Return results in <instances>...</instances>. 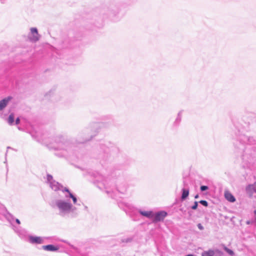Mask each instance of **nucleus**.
<instances>
[{
	"mask_svg": "<svg viewBox=\"0 0 256 256\" xmlns=\"http://www.w3.org/2000/svg\"><path fill=\"white\" fill-rule=\"evenodd\" d=\"M250 124L244 119L235 124L232 136L235 156L241 158L244 168L251 169L256 166V134L250 133Z\"/></svg>",
	"mask_w": 256,
	"mask_h": 256,
	"instance_id": "obj_1",
	"label": "nucleus"
},
{
	"mask_svg": "<svg viewBox=\"0 0 256 256\" xmlns=\"http://www.w3.org/2000/svg\"><path fill=\"white\" fill-rule=\"evenodd\" d=\"M50 150L55 151L58 158H67L74 154V144L65 134H60L54 136L52 142L47 145Z\"/></svg>",
	"mask_w": 256,
	"mask_h": 256,
	"instance_id": "obj_2",
	"label": "nucleus"
},
{
	"mask_svg": "<svg viewBox=\"0 0 256 256\" xmlns=\"http://www.w3.org/2000/svg\"><path fill=\"white\" fill-rule=\"evenodd\" d=\"M96 158L102 164L112 162L120 153L119 148L110 141H101L96 146Z\"/></svg>",
	"mask_w": 256,
	"mask_h": 256,
	"instance_id": "obj_3",
	"label": "nucleus"
},
{
	"mask_svg": "<svg viewBox=\"0 0 256 256\" xmlns=\"http://www.w3.org/2000/svg\"><path fill=\"white\" fill-rule=\"evenodd\" d=\"M118 204L119 208L123 210L130 217L136 216L137 212H138L141 216L152 219V222L154 224L164 221L168 215V212L164 210H160L156 212L152 210H142L135 208L130 204L123 201L118 202Z\"/></svg>",
	"mask_w": 256,
	"mask_h": 256,
	"instance_id": "obj_4",
	"label": "nucleus"
},
{
	"mask_svg": "<svg viewBox=\"0 0 256 256\" xmlns=\"http://www.w3.org/2000/svg\"><path fill=\"white\" fill-rule=\"evenodd\" d=\"M55 205L58 210L59 215L62 217L68 216L74 218L79 214L76 208L68 200H57L55 201Z\"/></svg>",
	"mask_w": 256,
	"mask_h": 256,
	"instance_id": "obj_5",
	"label": "nucleus"
},
{
	"mask_svg": "<svg viewBox=\"0 0 256 256\" xmlns=\"http://www.w3.org/2000/svg\"><path fill=\"white\" fill-rule=\"evenodd\" d=\"M99 124L92 122L82 129L78 134L76 142L77 144H84L92 138L98 132Z\"/></svg>",
	"mask_w": 256,
	"mask_h": 256,
	"instance_id": "obj_6",
	"label": "nucleus"
},
{
	"mask_svg": "<svg viewBox=\"0 0 256 256\" xmlns=\"http://www.w3.org/2000/svg\"><path fill=\"white\" fill-rule=\"evenodd\" d=\"M124 6V4L120 0H114L111 2L107 8L102 11V12L104 15V17L108 18L114 21H117L119 20L118 14Z\"/></svg>",
	"mask_w": 256,
	"mask_h": 256,
	"instance_id": "obj_7",
	"label": "nucleus"
},
{
	"mask_svg": "<svg viewBox=\"0 0 256 256\" xmlns=\"http://www.w3.org/2000/svg\"><path fill=\"white\" fill-rule=\"evenodd\" d=\"M14 220V216L8 211L4 204L0 202V220L2 221L6 220L12 226H13Z\"/></svg>",
	"mask_w": 256,
	"mask_h": 256,
	"instance_id": "obj_8",
	"label": "nucleus"
},
{
	"mask_svg": "<svg viewBox=\"0 0 256 256\" xmlns=\"http://www.w3.org/2000/svg\"><path fill=\"white\" fill-rule=\"evenodd\" d=\"M94 177L95 178L94 182L98 184V187L100 189H102V186L106 189L108 188V182L107 178L98 173L94 174Z\"/></svg>",
	"mask_w": 256,
	"mask_h": 256,
	"instance_id": "obj_9",
	"label": "nucleus"
},
{
	"mask_svg": "<svg viewBox=\"0 0 256 256\" xmlns=\"http://www.w3.org/2000/svg\"><path fill=\"white\" fill-rule=\"evenodd\" d=\"M30 34L28 36V40L32 42H36L40 39V36L36 28H32L30 29Z\"/></svg>",
	"mask_w": 256,
	"mask_h": 256,
	"instance_id": "obj_10",
	"label": "nucleus"
},
{
	"mask_svg": "<svg viewBox=\"0 0 256 256\" xmlns=\"http://www.w3.org/2000/svg\"><path fill=\"white\" fill-rule=\"evenodd\" d=\"M47 238H48L29 235L28 236V242L32 244H42L44 242V240Z\"/></svg>",
	"mask_w": 256,
	"mask_h": 256,
	"instance_id": "obj_11",
	"label": "nucleus"
},
{
	"mask_svg": "<svg viewBox=\"0 0 256 256\" xmlns=\"http://www.w3.org/2000/svg\"><path fill=\"white\" fill-rule=\"evenodd\" d=\"M223 255L224 252L218 249L214 250H209L206 251H204L202 254V256H223Z\"/></svg>",
	"mask_w": 256,
	"mask_h": 256,
	"instance_id": "obj_12",
	"label": "nucleus"
},
{
	"mask_svg": "<svg viewBox=\"0 0 256 256\" xmlns=\"http://www.w3.org/2000/svg\"><path fill=\"white\" fill-rule=\"evenodd\" d=\"M134 236H123L120 239V244L122 246H126L134 242Z\"/></svg>",
	"mask_w": 256,
	"mask_h": 256,
	"instance_id": "obj_13",
	"label": "nucleus"
},
{
	"mask_svg": "<svg viewBox=\"0 0 256 256\" xmlns=\"http://www.w3.org/2000/svg\"><path fill=\"white\" fill-rule=\"evenodd\" d=\"M183 110H180L177 114L176 118L174 121L172 123V128L173 129H176L178 127L180 124V123L182 121V116Z\"/></svg>",
	"mask_w": 256,
	"mask_h": 256,
	"instance_id": "obj_14",
	"label": "nucleus"
},
{
	"mask_svg": "<svg viewBox=\"0 0 256 256\" xmlns=\"http://www.w3.org/2000/svg\"><path fill=\"white\" fill-rule=\"evenodd\" d=\"M116 190L120 194H124L127 190L128 186L125 182L120 184L119 182L116 183Z\"/></svg>",
	"mask_w": 256,
	"mask_h": 256,
	"instance_id": "obj_15",
	"label": "nucleus"
},
{
	"mask_svg": "<svg viewBox=\"0 0 256 256\" xmlns=\"http://www.w3.org/2000/svg\"><path fill=\"white\" fill-rule=\"evenodd\" d=\"M42 248L46 251L55 252L58 251L60 248L58 246H56L52 244H49L42 246Z\"/></svg>",
	"mask_w": 256,
	"mask_h": 256,
	"instance_id": "obj_16",
	"label": "nucleus"
},
{
	"mask_svg": "<svg viewBox=\"0 0 256 256\" xmlns=\"http://www.w3.org/2000/svg\"><path fill=\"white\" fill-rule=\"evenodd\" d=\"M12 97L8 96L0 100V111L2 110L8 104Z\"/></svg>",
	"mask_w": 256,
	"mask_h": 256,
	"instance_id": "obj_17",
	"label": "nucleus"
},
{
	"mask_svg": "<svg viewBox=\"0 0 256 256\" xmlns=\"http://www.w3.org/2000/svg\"><path fill=\"white\" fill-rule=\"evenodd\" d=\"M49 184L50 188L54 191L60 190L61 188H63L62 184L56 180L52 181V182H50Z\"/></svg>",
	"mask_w": 256,
	"mask_h": 256,
	"instance_id": "obj_18",
	"label": "nucleus"
},
{
	"mask_svg": "<svg viewBox=\"0 0 256 256\" xmlns=\"http://www.w3.org/2000/svg\"><path fill=\"white\" fill-rule=\"evenodd\" d=\"M224 196L226 199L230 202H234L236 200L234 196L229 192H225Z\"/></svg>",
	"mask_w": 256,
	"mask_h": 256,
	"instance_id": "obj_19",
	"label": "nucleus"
},
{
	"mask_svg": "<svg viewBox=\"0 0 256 256\" xmlns=\"http://www.w3.org/2000/svg\"><path fill=\"white\" fill-rule=\"evenodd\" d=\"M189 196V190L188 188H183L182 190L181 200L184 201L186 200Z\"/></svg>",
	"mask_w": 256,
	"mask_h": 256,
	"instance_id": "obj_20",
	"label": "nucleus"
},
{
	"mask_svg": "<svg viewBox=\"0 0 256 256\" xmlns=\"http://www.w3.org/2000/svg\"><path fill=\"white\" fill-rule=\"evenodd\" d=\"M65 198H71L72 200V202H73V203L74 204H76V202H77V198L76 196L74 195L72 193H70V196H68V195H66L65 196Z\"/></svg>",
	"mask_w": 256,
	"mask_h": 256,
	"instance_id": "obj_21",
	"label": "nucleus"
},
{
	"mask_svg": "<svg viewBox=\"0 0 256 256\" xmlns=\"http://www.w3.org/2000/svg\"><path fill=\"white\" fill-rule=\"evenodd\" d=\"M8 122L10 125H14V116L13 114H11L8 116Z\"/></svg>",
	"mask_w": 256,
	"mask_h": 256,
	"instance_id": "obj_22",
	"label": "nucleus"
},
{
	"mask_svg": "<svg viewBox=\"0 0 256 256\" xmlns=\"http://www.w3.org/2000/svg\"><path fill=\"white\" fill-rule=\"evenodd\" d=\"M224 250L230 256H233L234 254V252L232 250L230 249L226 246H224Z\"/></svg>",
	"mask_w": 256,
	"mask_h": 256,
	"instance_id": "obj_23",
	"label": "nucleus"
},
{
	"mask_svg": "<svg viewBox=\"0 0 256 256\" xmlns=\"http://www.w3.org/2000/svg\"><path fill=\"white\" fill-rule=\"evenodd\" d=\"M46 179H47V182L48 184H50V182H52V181L54 180H53V177L52 175L50 174H48L46 175Z\"/></svg>",
	"mask_w": 256,
	"mask_h": 256,
	"instance_id": "obj_24",
	"label": "nucleus"
},
{
	"mask_svg": "<svg viewBox=\"0 0 256 256\" xmlns=\"http://www.w3.org/2000/svg\"><path fill=\"white\" fill-rule=\"evenodd\" d=\"M198 203H199L198 202L195 201L194 202V204L191 206V207H190L191 209H192L193 210H196L198 208Z\"/></svg>",
	"mask_w": 256,
	"mask_h": 256,
	"instance_id": "obj_25",
	"label": "nucleus"
},
{
	"mask_svg": "<svg viewBox=\"0 0 256 256\" xmlns=\"http://www.w3.org/2000/svg\"><path fill=\"white\" fill-rule=\"evenodd\" d=\"M198 202L204 206L207 207L208 205V202L206 200H200Z\"/></svg>",
	"mask_w": 256,
	"mask_h": 256,
	"instance_id": "obj_26",
	"label": "nucleus"
},
{
	"mask_svg": "<svg viewBox=\"0 0 256 256\" xmlns=\"http://www.w3.org/2000/svg\"><path fill=\"white\" fill-rule=\"evenodd\" d=\"M208 189V186H207L202 185L200 186V190L201 192H204Z\"/></svg>",
	"mask_w": 256,
	"mask_h": 256,
	"instance_id": "obj_27",
	"label": "nucleus"
},
{
	"mask_svg": "<svg viewBox=\"0 0 256 256\" xmlns=\"http://www.w3.org/2000/svg\"><path fill=\"white\" fill-rule=\"evenodd\" d=\"M107 118H108V120H109L108 122V123L109 124H112L114 122V120L112 116H108Z\"/></svg>",
	"mask_w": 256,
	"mask_h": 256,
	"instance_id": "obj_28",
	"label": "nucleus"
},
{
	"mask_svg": "<svg viewBox=\"0 0 256 256\" xmlns=\"http://www.w3.org/2000/svg\"><path fill=\"white\" fill-rule=\"evenodd\" d=\"M60 190H62V192H66L67 194L66 195L68 196H70V193H72L70 190L67 188H64L63 189L61 188Z\"/></svg>",
	"mask_w": 256,
	"mask_h": 256,
	"instance_id": "obj_29",
	"label": "nucleus"
},
{
	"mask_svg": "<svg viewBox=\"0 0 256 256\" xmlns=\"http://www.w3.org/2000/svg\"><path fill=\"white\" fill-rule=\"evenodd\" d=\"M20 118H17L16 120L14 121V124H16L18 125L20 124Z\"/></svg>",
	"mask_w": 256,
	"mask_h": 256,
	"instance_id": "obj_30",
	"label": "nucleus"
},
{
	"mask_svg": "<svg viewBox=\"0 0 256 256\" xmlns=\"http://www.w3.org/2000/svg\"><path fill=\"white\" fill-rule=\"evenodd\" d=\"M197 226L198 229H200V230H203L204 229V226L201 224H198Z\"/></svg>",
	"mask_w": 256,
	"mask_h": 256,
	"instance_id": "obj_31",
	"label": "nucleus"
},
{
	"mask_svg": "<svg viewBox=\"0 0 256 256\" xmlns=\"http://www.w3.org/2000/svg\"><path fill=\"white\" fill-rule=\"evenodd\" d=\"M64 243H66V244H67L70 247L72 248H74V246L72 244H71L69 242H68V241H66V240H64Z\"/></svg>",
	"mask_w": 256,
	"mask_h": 256,
	"instance_id": "obj_32",
	"label": "nucleus"
},
{
	"mask_svg": "<svg viewBox=\"0 0 256 256\" xmlns=\"http://www.w3.org/2000/svg\"><path fill=\"white\" fill-rule=\"evenodd\" d=\"M14 220H15L17 224H20V220L18 218H14V220H12V222H13Z\"/></svg>",
	"mask_w": 256,
	"mask_h": 256,
	"instance_id": "obj_33",
	"label": "nucleus"
},
{
	"mask_svg": "<svg viewBox=\"0 0 256 256\" xmlns=\"http://www.w3.org/2000/svg\"><path fill=\"white\" fill-rule=\"evenodd\" d=\"M252 222H253L252 220H247V221L246 222V224H252Z\"/></svg>",
	"mask_w": 256,
	"mask_h": 256,
	"instance_id": "obj_34",
	"label": "nucleus"
},
{
	"mask_svg": "<svg viewBox=\"0 0 256 256\" xmlns=\"http://www.w3.org/2000/svg\"><path fill=\"white\" fill-rule=\"evenodd\" d=\"M199 198V195H198V194H196V195H195V196H194V198H195L196 199H197V198Z\"/></svg>",
	"mask_w": 256,
	"mask_h": 256,
	"instance_id": "obj_35",
	"label": "nucleus"
},
{
	"mask_svg": "<svg viewBox=\"0 0 256 256\" xmlns=\"http://www.w3.org/2000/svg\"><path fill=\"white\" fill-rule=\"evenodd\" d=\"M185 256H195L194 254H186Z\"/></svg>",
	"mask_w": 256,
	"mask_h": 256,
	"instance_id": "obj_36",
	"label": "nucleus"
},
{
	"mask_svg": "<svg viewBox=\"0 0 256 256\" xmlns=\"http://www.w3.org/2000/svg\"><path fill=\"white\" fill-rule=\"evenodd\" d=\"M106 192L108 194H110V191H109V190H106Z\"/></svg>",
	"mask_w": 256,
	"mask_h": 256,
	"instance_id": "obj_37",
	"label": "nucleus"
},
{
	"mask_svg": "<svg viewBox=\"0 0 256 256\" xmlns=\"http://www.w3.org/2000/svg\"><path fill=\"white\" fill-rule=\"evenodd\" d=\"M254 214L256 216V210H254Z\"/></svg>",
	"mask_w": 256,
	"mask_h": 256,
	"instance_id": "obj_38",
	"label": "nucleus"
},
{
	"mask_svg": "<svg viewBox=\"0 0 256 256\" xmlns=\"http://www.w3.org/2000/svg\"><path fill=\"white\" fill-rule=\"evenodd\" d=\"M84 208H85V210H86L88 208V207L86 206H85Z\"/></svg>",
	"mask_w": 256,
	"mask_h": 256,
	"instance_id": "obj_39",
	"label": "nucleus"
},
{
	"mask_svg": "<svg viewBox=\"0 0 256 256\" xmlns=\"http://www.w3.org/2000/svg\"><path fill=\"white\" fill-rule=\"evenodd\" d=\"M254 221L256 222V217L255 218Z\"/></svg>",
	"mask_w": 256,
	"mask_h": 256,
	"instance_id": "obj_40",
	"label": "nucleus"
},
{
	"mask_svg": "<svg viewBox=\"0 0 256 256\" xmlns=\"http://www.w3.org/2000/svg\"><path fill=\"white\" fill-rule=\"evenodd\" d=\"M4 163H6V161L4 162Z\"/></svg>",
	"mask_w": 256,
	"mask_h": 256,
	"instance_id": "obj_41",
	"label": "nucleus"
}]
</instances>
